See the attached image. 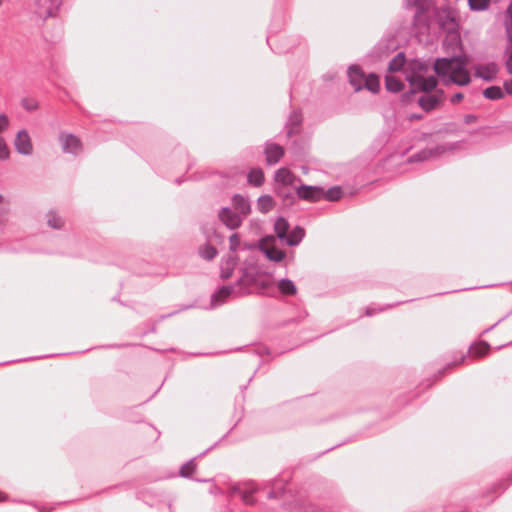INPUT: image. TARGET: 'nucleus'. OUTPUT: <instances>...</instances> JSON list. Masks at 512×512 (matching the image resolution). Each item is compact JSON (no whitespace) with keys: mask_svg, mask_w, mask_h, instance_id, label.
Returning a JSON list of instances; mask_svg holds the SVG:
<instances>
[{"mask_svg":"<svg viewBox=\"0 0 512 512\" xmlns=\"http://www.w3.org/2000/svg\"><path fill=\"white\" fill-rule=\"evenodd\" d=\"M47 225L52 229H61L64 226V220L54 210L46 214Z\"/></svg>","mask_w":512,"mask_h":512,"instance_id":"25","label":"nucleus"},{"mask_svg":"<svg viewBox=\"0 0 512 512\" xmlns=\"http://www.w3.org/2000/svg\"><path fill=\"white\" fill-rule=\"evenodd\" d=\"M5 216H6V215H4V216L2 217V220L0 221V225L3 223Z\"/></svg>","mask_w":512,"mask_h":512,"instance_id":"58","label":"nucleus"},{"mask_svg":"<svg viewBox=\"0 0 512 512\" xmlns=\"http://www.w3.org/2000/svg\"><path fill=\"white\" fill-rule=\"evenodd\" d=\"M445 99L444 90L438 89L433 93H424L417 99L418 105L425 111L436 109Z\"/></svg>","mask_w":512,"mask_h":512,"instance_id":"6","label":"nucleus"},{"mask_svg":"<svg viewBox=\"0 0 512 512\" xmlns=\"http://www.w3.org/2000/svg\"><path fill=\"white\" fill-rule=\"evenodd\" d=\"M2 201H3V197H2V195H0V221L2 220V217L4 215H7V210L3 207Z\"/></svg>","mask_w":512,"mask_h":512,"instance_id":"50","label":"nucleus"},{"mask_svg":"<svg viewBox=\"0 0 512 512\" xmlns=\"http://www.w3.org/2000/svg\"><path fill=\"white\" fill-rule=\"evenodd\" d=\"M191 306H185V307H182L180 310H185V309H188L190 308Z\"/></svg>","mask_w":512,"mask_h":512,"instance_id":"56","label":"nucleus"},{"mask_svg":"<svg viewBox=\"0 0 512 512\" xmlns=\"http://www.w3.org/2000/svg\"><path fill=\"white\" fill-rule=\"evenodd\" d=\"M467 63L468 59L465 55L443 57L436 59L433 69L445 83L466 86L471 82L470 74L466 69Z\"/></svg>","mask_w":512,"mask_h":512,"instance_id":"1","label":"nucleus"},{"mask_svg":"<svg viewBox=\"0 0 512 512\" xmlns=\"http://www.w3.org/2000/svg\"><path fill=\"white\" fill-rule=\"evenodd\" d=\"M342 196V190L340 187H332L329 188L327 191H324V197L323 199H326L328 201H337Z\"/></svg>","mask_w":512,"mask_h":512,"instance_id":"37","label":"nucleus"},{"mask_svg":"<svg viewBox=\"0 0 512 512\" xmlns=\"http://www.w3.org/2000/svg\"><path fill=\"white\" fill-rule=\"evenodd\" d=\"M385 86L389 92L397 93L403 89L404 84L400 79H398L396 77L386 76L385 77Z\"/></svg>","mask_w":512,"mask_h":512,"instance_id":"27","label":"nucleus"},{"mask_svg":"<svg viewBox=\"0 0 512 512\" xmlns=\"http://www.w3.org/2000/svg\"><path fill=\"white\" fill-rule=\"evenodd\" d=\"M264 154L268 165H275L284 156V148L279 144L267 141L265 143Z\"/></svg>","mask_w":512,"mask_h":512,"instance_id":"11","label":"nucleus"},{"mask_svg":"<svg viewBox=\"0 0 512 512\" xmlns=\"http://www.w3.org/2000/svg\"><path fill=\"white\" fill-rule=\"evenodd\" d=\"M237 256L228 255L222 262L220 267V277L223 280L230 278L233 274V271L237 265Z\"/></svg>","mask_w":512,"mask_h":512,"instance_id":"17","label":"nucleus"},{"mask_svg":"<svg viewBox=\"0 0 512 512\" xmlns=\"http://www.w3.org/2000/svg\"><path fill=\"white\" fill-rule=\"evenodd\" d=\"M298 512H325L323 508L313 503H303Z\"/></svg>","mask_w":512,"mask_h":512,"instance_id":"40","label":"nucleus"},{"mask_svg":"<svg viewBox=\"0 0 512 512\" xmlns=\"http://www.w3.org/2000/svg\"><path fill=\"white\" fill-rule=\"evenodd\" d=\"M302 122L301 114L293 111L288 119L286 124V133L287 137H291L293 134L297 133Z\"/></svg>","mask_w":512,"mask_h":512,"instance_id":"19","label":"nucleus"},{"mask_svg":"<svg viewBox=\"0 0 512 512\" xmlns=\"http://www.w3.org/2000/svg\"><path fill=\"white\" fill-rule=\"evenodd\" d=\"M304 237V228H302L301 226H296L289 233H287V238L283 239L282 242L288 246L293 247L299 245Z\"/></svg>","mask_w":512,"mask_h":512,"instance_id":"18","label":"nucleus"},{"mask_svg":"<svg viewBox=\"0 0 512 512\" xmlns=\"http://www.w3.org/2000/svg\"><path fill=\"white\" fill-rule=\"evenodd\" d=\"M253 284H257V286L262 290H269L272 287V283L268 280H262L260 282L254 281Z\"/></svg>","mask_w":512,"mask_h":512,"instance_id":"46","label":"nucleus"},{"mask_svg":"<svg viewBox=\"0 0 512 512\" xmlns=\"http://www.w3.org/2000/svg\"><path fill=\"white\" fill-rule=\"evenodd\" d=\"M240 246V237L237 233H233L229 237V248L231 251L235 252Z\"/></svg>","mask_w":512,"mask_h":512,"instance_id":"42","label":"nucleus"},{"mask_svg":"<svg viewBox=\"0 0 512 512\" xmlns=\"http://www.w3.org/2000/svg\"><path fill=\"white\" fill-rule=\"evenodd\" d=\"M504 89L507 94L512 95V79L504 82Z\"/></svg>","mask_w":512,"mask_h":512,"instance_id":"49","label":"nucleus"},{"mask_svg":"<svg viewBox=\"0 0 512 512\" xmlns=\"http://www.w3.org/2000/svg\"><path fill=\"white\" fill-rule=\"evenodd\" d=\"M196 470L195 459H190L186 463H184L179 470V475L183 478H189Z\"/></svg>","mask_w":512,"mask_h":512,"instance_id":"33","label":"nucleus"},{"mask_svg":"<svg viewBox=\"0 0 512 512\" xmlns=\"http://www.w3.org/2000/svg\"><path fill=\"white\" fill-rule=\"evenodd\" d=\"M503 62L508 74L512 75V41L506 43L503 51Z\"/></svg>","mask_w":512,"mask_h":512,"instance_id":"29","label":"nucleus"},{"mask_svg":"<svg viewBox=\"0 0 512 512\" xmlns=\"http://www.w3.org/2000/svg\"><path fill=\"white\" fill-rule=\"evenodd\" d=\"M498 66L495 62L487 64H478L474 67V75L486 82H491L496 78Z\"/></svg>","mask_w":512,"mask_h":512,"instance_id":"10","label":"nucleus"},{"mask_svg":"<svg viewBox=\"0 0 512 512\" xmlns=\"http://www.w3.org/2000/svg\"><path fill=\"white\" fill-rule=\"evenodd\" d=\"M463 97H464V96H463V94H462V93H460V92H458V93H455V94L451 97L450 101H451V103H452V104H456V103H458L459 101H461V100L463 99Z\"/></svg>","mask_w":512,"mask_h":512,"instance_id":"48","label":"nucleus"},{"mask_svg":"<svg viewBox=\"0 0 512 512\" xmlns=\"http://www.w3.org/2000/svg\"><path fill=\"white\" fill-rule=\"evenodd\" d=\"M35 4L40 15H44L45 18L54 17L62 4V0H35Z\"/></svg>","mask_w":512,"mask_h":512,"instance_id":"13","label":"nucleus"},{"mask_svg":"<svg viewBox=\"0 0 512 512\" xmlns=\"http://www.w3.org/2000/svg\"><path fill=\"white\" fill-rule=\"evenodd\" d=\"M21 106L26 111H35L38 109V101L31 97H26L21 100Z\"/></svg>","mask_w":512,"mask_h":512,"instance_id":"39","label":"nucleus"},{"mask_svg":"<svg viewBox=\"0 0 512 512\" xmlns=\"http://www.w3.org/2000/svg\"><path fill=\"white\" fill-rule=\"evenodd\" d=\"M226 294H220V288L211 295L210 307L216 308L228 300Z\"/></svg>","mask_w":512,"mask_h":512,"instance_id":"35","label":"nucleus"},{"mask_svg":"<svg viewBox=\"0 0 512 512\" xmlns=\"http://www.w3.org/2000/svg\"><path fill=\"white\" fill-rule=\"evenodd\" d=\"M254 281L255 276L244 271L235 284L220 287V294H226L228 297L232 295L237 297L248 295L250 294V286Z\"/></svg>","mask_w":512,"mask_h":512,"instance_id":"4","label":"nucleus"},{"mask_svg":"<svg viewBox=\"0 0 512 512\" xmlns=\"http://www.w3.org/2000/svg\"><path fill=\"white\" fill-rule=\"evenodd\" d=\"M405 63V56L402 52L398 53L388 65V70L391 72L400 71Z\"/></svg>","mask_w":512,"mask_h":512,"instance_id":"32","label":"nucleus"},{"mask_svg":"<svg viewBox=\"0 0 512 512\" xmlns=\"http://www.w3.org/2000/svg\"><path fill=\"white\" fill-rule=\"evenodd\" d=\"M502 319H500L497 323H495L494 325H492L491 327H489L488 329H486V332L492 330L498 323L501 322Z\"/></svg>","mask_w":512,"mask_h":512,"instance_id":"53","label":"nucleus"},{"mask_svg":"<svg viewBox=\"0 0 512 512\" xmlns=\"http://www.w3.org/2000/svg\"><path fill=\"white\" fill-rule=\"evenodd\" d=\"M414 7L412 26L417 35L425 34L429 30L431 15L429 6L421 0H408L407 7Z\"/></svg>","mask_w":512,"mask_h":512,"instance_id":"3","label":"nucleus"},{"mask_svg":"<svg viewBox=\"0 0 512 512\" xmlns=\"http://www.w3.org/2000/svg\"><path fill=\"white\" fill-rule=\"evenodd\" d=\"M289 222L284 217H278L274 222V232L278 239L282 242L283 239L287 238V233L289 231Z\"/></svg>","mask_w":512,"mask_h":512,"instance_id":"20","label":"nucleus"},{"mask_svg":"<svg viewBox=\"0 0 512 512\" xmlns=\"http://www.w3.org/2000/svg\"><path fill=\"white\" fill-rule=\"evenodd\" d=\"M477 121V116L474 114H467L464 116V123L465 124H472Z\"/></svg>","mask_w":512,"mask_h":512,"instance_id":"47","label":"nucleus"},{"mask_svg":"<svg viewBox=\"0 0 512 512\" xmlns=\"http://www.w3.org/2000/svg\"><path fill=\"white\" fill-rule=\"evenodd\" d=\"M62 150L65 153L78 154L81 150V141L74 134H64L59 136Z\"/></svg>","mask_w":512,"mask_h":512,"instance_id":"12","label":"nucleus"},{"mask_svg":"<svg viewBox=\"0 0 512 512\" xmlns=\"http://www.w3.org/2000/svg\"><path fill=\"white\" fill-rule=\"evenodd\" d=\"M426 70L427 66L424 63L417 62L414 64L412 75L407 76V81L410 84L412 93H433L437 90L438 80L435 76L424 77L420 74Z\"/></svg>","mask_w":512,"mask_h":512,"instance_id":"2","label":"nucleus"},{"mask_svg":"<svg viewBox=\"0 0 512 512\" xmlns=\"http://www.w3.org/2000/svg\"><path fill=\"white\" fill-rule=\"evenodd\" d=\"M393 306H395V305L394 304L393 305H387L385 307H380L378 309H375V308H372V307H367L366 310H365V314L367 316H373L376 313L384 311V310L389 309V308H392Z\"/></svg>","mask_w":512,"mask_h":512,"instance_id":"44","label":"nucleus"},{"mask_svg":"<svg viewBox=\"0 0 512 512\" xmlns=\"http://www.w3.org/2000/svg\"><path fill=\"white\" fill-rule=\"evenodd\" d=\"M362 88H366L372 93H378L380 89V79L378 75L375 73H370L369 75L365 76Z\"/></svg>","mask_w":512,"mask_h":512,"instance_id":"22","label":"nucleus"},{"mask_svg":"<svg viewBox=\"0 0 512 512\" xmlns=\"http://www.w3.org/2000/svg\"><path fill=\"white\" fill-rule=\"evenodd\" d=\"M9 126V119L5 114H0V133L5 131Z\"/></svg>","mask_w":512,"mask_h":512,"instance_id":"45","label":"nucleus"},{"mask_svg":"<svg viewBox=\"0 0 512 512\" xmlns=\"http://www.w3.org/2000/svg\"><path fill=\"white\" fill-rule=\"evenodd\" d=\"M265 256L273 262H280L285 257V252L276 247H266L261 249Z\"/></svg>","mask_w":512,"mask_h":512,"instance_id":"26","label":"nucleus"},{"mask_svg":"<svg viewBox=\"0 0 512 512\" xmlns=\"http://www.w3.org/2000/svg\"><path fill=\"white\" fill-rule=\"evenodd\" d=\"M468 6L472 11H485L490 6V0H468Z\"/></svg>","mask_w":512,"mask_h":512,"instance_id":"34","label":"nucleus"},{"mask_svg":"<svg viewBox=\"0 0 512 512\" xmlns=\"http://www.w3.org/2000/svg\"><path fill=\"white\" fill-rule=\"evenodd\" d=\"M348 78L355 91H360L365 79V74L358 65H351L348 69Z\"/></svg>","mask_w":512,"mask_h":512,"instance_id":"15","label":"nucleus"},{"mask_svg":"<svg viewBox=\"0 0 512 512\" xmlns=\"http://www.w3.org/2000/svg\"><path fill=\"white\" fill-rule=\"evenodd\" d=\"M6 499V495L2 492H0V502L4 501Z\"/></svg>","mask_w":512,"mask_h":512,"instance_id":"54","label":"nucleus"},{"mask_svg":"<svg viewBox=\"0 0 512 512\" xmlns=\"http://www.w3.org/2000/svg\"><path fill=\"white\" fill-rule=\"evenodd\" d=\"M247 181L250 185L260 187L264 183V173L260 168H253L247 175Z\"/></svg>","mask_w":512,"mask_h":512,"instance_id":"23","label":"nucleus"},{"mask_svg":"<svg viewBox=\"0 0 512 512\" xmlns=\"http://www.w3.org/2000/svg\"><path fill=\"white\" fill-rule=\"evenodd\" d=\"M274 207V200L270 195H261L257 200V209L261 213H268Z\"/></svg>","mask_w":512,"mask_h":512,"instance_id":"24","label":"nucleus"},{"mask_svg":"<svg viewBox=\"0 0 512 512\" xmlns=\"http://www.w3.org/2000/svg\"><path fill=\"white\" fill-rule=\"evenodd\" d=\"M411 118L412 119H421V115H413Z\"/></svg>","mask_w":512,"mask_h":512,"instance_id":"55","label":"nucleus"},{"mask_svg":"<svg viewBox=\"0 0 512 512\" xmlns=\"http://www.w3.org/2000/svg\"><path fill=\"white\" fill-rule=\"evenodd\" d=\"M276 194L286 203H292L294 200V194L288 189V186H277Z\"/></svg>","mask_w":512,"mask_h":512,"instance_id":"36","label":"nucleus"},{"mask_svg":"<svg viewBox=\"0 0 512 512\" xmlns=\"http://www.w3.org/2000/svg\"><path fill=\"white\" fill-rule=\"evenodd\" d=\"M199 254L203 259L210 261L217 256L218 251L214 246L205 244L199 248Z\"/></svg>","mask_w":512,"mask_h":512,"instance_id":"31","label":"nucleus"},{"mask_svg":"<svg viewBox=\"0 0 512 512\" xmlns=\"http://www.w3.org/2000/svg\"><path fill=\"white\" fill-rule=\"evenodd\" d=\"M274 180L278 186H291L296 177L289 169L282 167L275 172Z\"/></svg>","mask_w":512,"mask_h":512,"instance_id":"16","label":"nucleus"},{"mask_svg":"<svg viewBox=\"0 0 512 512\" xmlns=\"http://www.w3.org/2000/svg\"><path fill=\"white\" fill-rule=\"evenodd\" d=\"M197 481L198 482H208V480H201V479H198Z\"/></svg>","mask_w":512,"mask_h":512,"instance_id":"57","label":"nucleus"},{"mask_svg":"<svg viewBox=\"0 0 512 512\" xmlns=\"http://www.w3.org/2000/svg\"><path fill=\"white\" fill-rule=\"evenodd\" d=\"M14 146H15L16 151L19 154L26 155V156L32 154L33 145H32L31 138H30L27 130L22 129L17 133L15 141H14Z\"/></svg>","mask_w":512,"mask_h":512,"instance_id":"9","label":"nucleus"},{"mask_svg":"<svg viewBox=\"0 0 512 512\" xmlns=\"http://www.w3.org/2000/svg\"><path fill=\"white\" fill-rule=\"evenodd\" d=\"M265 294L268 295V296H273V294L270 293V292H266Z\"/></svg>","mask_w":512,"mask_h":512,"instance_id":"59","label":"nucleus"},{"mask_svg":"<svg viewBox=\"0 0 512 512\" xmlns=\"http://www.w3.org/2000/svg\"><path fill=\"white\" fill-rule=\"evenodd\" d=\"M9 154L10 151L5 140L2 137H0V160L8 159Z\"/></svg>","mask_w":512,"mask_h":512,"instance_id":"43","label":"nucleus"},{"mask_svg":"<svg viewBox=\"0 0 512 512\" xmlns=\"http://www.w3.org/2000/svg\"><path fill=\"white\" fill-rule=\"evenodd\" d=\"M255 492V489H251L249 491H243L241 493V498L243 502L247 505H253L255 503V499L253 497V493Z\"/></svg>","mask_w":512,"mask_h":512,"instance_id":"41","label":"nucleus"},{"mask_svg":"<svg viewBox=\"0 0 512 512\" xmlns=\"http://www.w3.org/2000/svg\"><path fill=\"white\" fill-rule=\"evenodd\" d=\"M218 218L220 222L230 230L238 229L243 221L244 217L230 207H223L218 212Z\"/></svg>","mask_w":512,"mask_h":512,"instance_id":"7","label":"nucleus"},{"mask_svg":"<svg viewBox=\"0 0 512 512\" xmlns=\"http://www.w3.org/2000/svg\"><path fill=\"white\" fill-rule=\"evenodd\" d=\"M459 146V143H450V144H442L437 145L432 148H425L420 150L419 152L413 154L408 162H421L431 158H438L444 153L448 151H453Z\"/></svg>","mask_w":512,"mask_h":512,"instance_id":"5","label":"nucleus"},{"mask_svg":"<svg viewBox=\"0 0 512 512\" xmlns=\"http://www.w3.org/2000/svg\"><path fill=\"white\" fill-rule=\"evenodd\" d=\"M277 288L279 292L284 296H293L297 293V287L295 283L288 278L280 279L277 282Z\"/></svg>","mask_w":512,"mask_h":512,"instance_id":"21","label":"nucleus"},{"mask_svg":"<svg viewBox=\"0 0 512 512\" xmlns=\"http://www.w3.org/2000/svg\"><path fill=\"white\" fill-rule=\"evenodd\" d=\"M504 26H505L506 39L508 42H511L512 41V4H510L506 9Z\"/></svg>","mask_w":512,"mask_h":512,"instance_id":"28","label":"nucleus"},{"mask_svg":"<svg viewBox=\"0 0 512 512\" xmlns=\"http://www.w3.org/2000/svg\"><path fill=\"white\" fill-rule=\"evenodd\" d=\"M232 209L246 218L251 213V203L248 197L234 194L232 197Z\"/></svg>","mask_w":512,"mask_h":512,"instance_id":"14","label":"nucleus"},{"mask_svg":"<svg viewBox=\"0 0 512 512\" xmlns=\"http://www.w3.org/2000/svg\"><path fill=\"white\" fill-rule=\"evenodd\" d=\"M267 497L270 499L277 498L278 493L272 490V491L268 492Z\"/></svg>","mask_w":512,"mask_h":512,"instance_id":"51","label":"nucleus"},{"mask_svg":"<svg viewBox=\"0 0 512 512\" xmlns=\"http://www.w3.org/2000/svg\"><path fill=\"white\" fill-rule=\"evenodd\" d=\"M490 346L487 342H482L476 346L471 347L470 353L475 356H483L488 353Z\"/></svg>","mask_w":512,"mask_h":512,"instance_id":"38","label":"nucleus"},{"mask_svg":"<svg viewBox=\"0 0 512 512\" xmlns=\"http://www.w3.org/2000/svg\"><path fill=\"white\" fill-rule=\"evenodd\" d=\"M483 96L489 100H499L504 97V93L499 86H490L483 91Z\"/></svg>","mask_w":512,"mask_h":512,"instance_id":"30","label":"nucleus"},{"mask_svg":"<svg viewBox=\"0 0 512 512\" xmlns=\"http://www.w3.org/2000/svg\"><path fill=\"white\" fill-rule=\"evenodd\" d=\"M296 195L305 201L318 202L324 197V190L319 186L300 185L296 189Z\"/></svg>","mask_w":512,"mask_h":512,"instance_id":"8","label":"nucleus"},{"mask_svg":"<svg viewBox=\"0 0 512 512\" xmlns=\"http://www.w3.org/2000/svg\"><path fill=\"white\" fill-rule=\"evenodd\" d=\"M177 312H178V311H174V312H171V313H169V314H167V315H162V316H161V319L163 320V319H165V318H167V317L173 316V315H174V314H176Z\"/></svg>","mask_w":512,"mask_h":512,"instance_id":"52","label":"nucleus"}]
</instances>
